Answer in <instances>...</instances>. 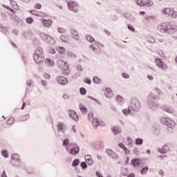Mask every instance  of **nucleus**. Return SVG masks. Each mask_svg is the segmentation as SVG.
<instances>
[{
  "mask_svg": "<svg viewBox=\"0 0 177 177\" xmlns=\"http://www.w3.org/2000/svg\"><path fill=\"white\" fill-rule=\"evenodd\" d=\"M161 90L157 88L153 89V92L149 93L147 100L151 110H157V109H160V104H158L156 100L159 98L158 95H161Z\"/></svg>",
  "mask_w": 177,
  "mask_h": 177,
  "instance_id": "1",
  "label": "nucleus"
},
{
  "mask_svg": "<svg viewBox=\"0 0 177 177\" xmlns=\"http://www.w3.org/2000/svg\"><path fill=\"white\" fill-rule=\"evenodd\" d=\"M33 59L36 64H41L44 63L45 60V56H44V50L41 48L35 49L33 53Z\"/></svg>",
  "mask_w": 177,
  "mask_h": 177,
  "instance_id": "2",
  "label": "nucleus"
},
{
  "mask_svg": "<svg viewBox=\"0 0 177 177\" xmlns=\"http://www.w3.org/2000/svg\"><path fill=\"white\" fill-rule=\"evenodd\" d=\"M160 122L163 125H166L168 128L174 129L176 126V123L169 117H162L160 118Z\"/></svg>",
  "mask_w": 177,
  "mask_h": 177,
  "instance_id": "3",
  "label": "nucleus"
},
{
  "mask_svg": "<svg viewBox=\"0 0 177 177\" xmlns=\"http://www.w3.org/2000/svg\"><path fill=\"white\" fill-rule=\"evenodd\" d=\"M57 66L62 70L64 75H68V74H70L71 70L68 63L64 62V60H59L57 62Z\"/></svg>",
  "mask_w": 177,
  "mask_h": 177,
  "instance_id": "4",
  "label": "nucleus"
},
{
  "mask_svg": "<svg viewBox=\"0 0 177 177\" xmlns=\"http://www.w3.org/2000/svg\"><path fill=\"white\" fill-rule=\"evenodd\" d=\"M135 3L141 8H153L154 6L153 0H135Z\"/></svg>",
  "mask_w": 177,
  "mask_h": 177,
  "instance_id": "5",
  "label": "nucleus"
},
{
  "mask_svg": "<svg viewBox=\"0 0 177 177\" xmlns=\"http://www.w3.org/2000/svg\"><path fill=\"white\" fill-rule=\"evenodd\" d=\"M162 13L166 17H172V19H176L177 17V12L175 11L174 9L171 8H165L162 10Z\"/></svg>",
  "mask_w": 177,
  "mask_h": 177,
  "instance_id": "6",
  "label": "nucleus"
},
{
  "mask_svg": "<svg viewBox=\"0 0 177 177\" xmlns=\"http://www.w3.org/2000/svg\"><path fill=\"white\" fill-rule=\"evenodd\" d=\"M157 30L162 34L168 33L169 31V22H161L157 26Z\"/></svg>",
  "mask_w": 177,
  "mask_h": 177,
  "instance_id": "7",
  "label": "nucleus"
},
{
  "mask_svg": "<svg viewBox=\"0 0 177 177\" xmlns=\"http://www.w3.org/2000/svg\"><path fill=\"white\" fill-rule=\"evenodd\" d=\"M68 9L71 10V12H73L74 13H77L80 10V4L78 2L74 1H68Z\"/></svg>",
  "mask_w": 177,
  "mask_h": 177,
  "instance_id": "8",
  "label": "nucleus"
},
{
  "mask_svg": "<svg viewBox=\"0 0 177 177\" xmlns=\"http://www.w3.org/2000/svg\"><path fill=\"white\" fill-rule=\"evenodd\" d=\"M129 107L133 110V111H138L140 109V102L136 98H131Z\"/></svg>",
  "mask_w": 177,
  "mask_h": 177,
  "instance_id": "9",
  "label": "nucleus"
},
{
  "mask_svg": "<svg viewBox=\"0 0 177 177\" xmlns=\"http://www.w3.org/2000/svg\"><path fill=\"white\" fill-rule=\"evenodd\" d=\"M155 63L158 68H160L162 71H165L168 68V66L162 62V59L158 58L156 59Z\"/></svg>",
  "mask_w": 177,
  "mask_h": 177,
  "instance_id": "10",
  "label": "nucleus"
},
{
  "mask_svg": "<svg viewBox=\"0 0 177 177\" xmlns=\"http://www.w3.org/2000/svg\"><path fill=\"white\" fill-rule=\"evenodd\" d=\"M99 45L100 48H103L104 46L100 43H95L91 45V49L96 53L97 55H100L102 53V50L99 47Z\"/></svg>",
  "mask_w": 177,
  "mask_h": 177,
  "instance_id": "11",
  "label": "nucleus"
},
{
  "mask_svg": "<svg viewBox=\"0 0 177 177\" xmlns=\"http://www.w3.org/2000/svg\"><path fill=\"white\" fill-rule=\"evenodd\" d=\"M41 38L46 42H48V44H50V45H55L56 44V40L55 39H53V37H52L50 35L44 34V35H41Z\"/></svg>",
  "mask_w": 177,
  "mask_h": 177,
  "instance_id": "12",
  "label": "nucleus"
},
{
  "mask_svg": "<svg viewBox=\"0 0 177 177\" xmlns=\"http://www.w3.org/2000/svg\"><path fill=\"white\" fill-rule=\"evenodd\" d=\"M92 124L94 127V128H97L98 127H104L106 125V123L102 120H98L97 118H93L92 121Z\"/></svg>",
  "mask_w": 177,
  "mask_h": 177,
  "instance_id": "13",
  "label": "nucleus"
},
{
  "mask_svg": "<svg viewBox=\"0 0 177 177\" xmlns=\"http://www.w3.org/2000/svg\"><path fill=\"white\" fill-rule=\"evenodd\" d=\"M68 151L72 156H77V154L80 153V147H77V145L74 144Z\"/></svg>",
  "mask_w": 177,
  "mask_h": 177,
  "instance_id": "14",
  "label": "nucleus"
},
{
  "mask_svg": "<svg viewBox=\"0 0 177 177\" xmlns=\"http://www.w3.org/2000/svg\"><path fill=\"white\" fill-rule=\"evenodd\" d=\"M158 150L160 154H167V153L171 151V148H169L168 145L165 144L162 148L158 149Z\"/></svg>",
  "mask_w": 177,
  "mask_h": 177,
  "instance_id": "15",
  "label": "nucleus"
},
{
  "mask_svg": "<svg viewBox=\"0 0 177 177\" xmlns=\"http://www.w3.org/2000/svg\"><path fill=\"white\" fill-rule=\"evenodd\" d=\"M74 145L75 144L71 143L70 139L68 138H66L63 141V146L66 147L67 151H68V150H70V149H71Z\"/></svg>",
  "mask_w": 177,
  "mask_h": 177,
  "instance_id": "16",
  "label": "nucleus"
},
{
  "mask_svg": "<svg viewBox=\"0 0 177 177\" xmlns=\"http://www.w3.org/2000/svg\"><path fill=\"white\" fill-rule=\"evenodd\" d=\"M106 154H108V156H109V157H111V158H113V160L118 159V155L117 154V153L114 152L113 150L106 149Z\"/></svg>",
  "mask_w": 177,
  "mask_h": 177,
  "instance_id": "17",
  "label": "nucleus"
},
{
  "mask_svg": "<svg viewBox=\"0 0 177 177\" xmlns=\"http://www.w3.org/2000/svg\"><path fill=\"white\" fill-rule=\"evenodd\" d=\"M162 110V111H165V113H168L169 114H174V113H175V110L173 109L172 106L168 105H164Z\"/></svg>",
  "mask_w": 177,
  "mask_h": 177,
  "instance_id": "18",
  "label": "nucleus"
},
{
  "mask_svg": "<svg viewBox=\"0 0 177 177\" xmlns=\"http://www.w3.org/2000/svg\"><path fill=\"white\" fill-rule=\"evenodd\" d=\"M68 114H69L70 118H71L74 121H76V122L78 121V115L77 114V112L75 111L69 110Z\"/></svg>",
  "mask_w": 177,
  "mask_h": 177,
  "instance_id": "19",
  "label": "nucleus"
},
{
  "mask_svg": "<svg viewBox=\"0 0 177 177\" xmlns=\"http://www.w3.org/2000/svg\"><path fill=\"white\" fill-rule=\"evenodd\" d=\"M57 82L61 85H67V84H68V80L65 77L59 76L57 77Z\"/></svg>",
  "mask_w": 177,
  "mask_h": 177,
  "instance_id": "20",
  "label": "nucleus"
},
{
  "mask_svg": "<svg viewBox=\"0 0 177 177\" xmlns=\"http://www.w3.org/2000/svg\"><path fill=\"white\" fill-rule=\"evenodd\" d=\"M40 21H41L44 27H47L48 28V27H50V26H52V21L50 19H45L44 18H41Z\"/></svg>",
  "mask_w": 177,
  "mask_h": 177,
  "instance_id": "21",
  "label": "nucleus"
},
{
  "mask_svg": "<svg viewBox=\"0 0 177 177\" xmlns=\"http://www.w3.org/2000/svg\"><path fill=\"white\" fill-rule=\"evenodd\" d=\"M71 33L74 39H75L76 41H78V39H80V35H78V31H77V30L71 29Z\"/></svg>",
  "mask_w": 177,
  "mask_h": 177,
  "instance_id": "22",
  "label": "nucleus"
},
{
  "mask_svg": "<svg viewBox=\"0 0 177 177\" xmlns=\"http://www.w3.org/2000/svg\"><path fill=\"white\" fill-rule=\"evenodd\" d=\"M177 32V26L175 25H171V24H169V34H174V32Z\"/></svg>",
  "mask_w": 177,
  "mask_h": 177,
  "instance_id": "23",
  "label": "nucleus"
},
{
  "mask_svg": "<svg viewBox=\"0 0 177 177\" xmlns=\"http://www.w3.org/2000/svg\"><path fill=\"white\" fill-rule=\"evenodd\" d=\"M79 109L83 115H85L86 113H88V109L84 104H80Z\"/></svg>",
  "mask_w": 177,
  "mask_h": 177,
  "instance_id": "24",
  "label": "nucleus"
},
{
  "mask_svg": "<svg viewBox=\"0 0 177 177\" xmlns=\"http://www.w3.org/2000/svg\"><path fill=\"white\" fill-rule=\"evenodd\" d=\"M45 64L47 67H53L55 66V62L53 60H50V59H45Z\"/></svg>",
  "mask_w": 177,
  "mask_h": 177,
  "instance_id": "25",
  "label": "nucleus"
},
{
  "mask_svg": "<svg viewBox=\"0 0 177 177\" xmlns=\"http://www.w3.org/2000/svg\"><path fill=\"white\" fill-rule=\"evenodd\" d=\"M57 52L61 55H65L66 54V48L62 46H57L56 48Z\"/></svg>",
  "mask_w": 177,
  "mask_h": 177,
  "instance_id": "26",
  "label": "nucleus"
},
{
  "mask_svg": "<svg viewBox=\"0 0 177 177\" xmlns=\"http://www.w3.org/2000/svg\"><path fill=\"white\" fill-rule=\"evenodd\" d=\"M105 95L106 97H109V98L113 97V91H111V88H106Z\"/></svg>",
  "mask_w": 177,
  "mask_h": 177,
  "instance_id": "27",
  "label": "nucleus"
},
{
  "mask_svg": "<svg viewBox=\"0 0 177 177\" xmlns=\"http://www.w3.org/2000/svg\"><path fill=\"white\" fill-rule=\"evenodd\" d=\"M112 132L114 135H118V133H121V129L118 127H112Z\"/></svg>",
  "mask_w": 177,
  "mask_h": 177,
  "instance_id": "28",
  "label": "nucleus"
},
{
  "mask_svg": "<svg viewBox=\"0 0 177 177\" xmlns=\"http://www.w3.org/2000/svg\"><path fill=\"white\" fill-rule=\"evenodd\" d=\"M66 56H67V57H69V59H76L77 58V55L72 51H67Z\"/></svg>",
  "mask_w": 177,
  "mask_h": 177,
  "instance_id": "29",
  "label": "nucleus"
},
{
  "mask_svg": "<svg viewBox=\"0 0 177 177\" xmlns=\"http://www.w3.org/2000/svg\"><path fill=\"white\" fill-rule=\"evenodd\" d=\"M131 164L133 165V167H140V160H139V159H133L131 160Z\"/></svg>",
  "mask_w": 177,
  "mask_h": 177,
  "instance_id": "30",
  "label": "nucleus"
},
{
  "mask_svg": "<svg viewBox=\"0 0 177 177\" xmlns=\"http://www.w3.org/2000/svg\"><path fill=\"white\" fill-rule=\"evenodd\" d=\"M86 161L88 165H93V160H92V157L89 155L86 156Z\"/></svg>",
  "mask_w": 177,
  "mask_h": 177,
  "instance_id": "31",
  "label": "nucleus"
},
{
  "mask_svg": "<svg viewBox=\"0 0 177 177\" xmlns=\"http://www.w3.org/2000/svg\"><path fill=\"white\" fill-rule=\"evenodd\" d=\"M57 129L59 132H64V124H63L62 123H58Z\"/></svg>",
  "mask_w": 177,
  "mask_h": 177,
  "instance_id": "32",
  "label": "nucleus"
},
{
  "mask_svg": "<svg viewBox=\"0 0 177 177\" xmlns=\"http://www.w3.org/2000/svg\"><path fill=\"white\" fill-rule=\"evenodd\" d=\"M97 146H98L99 149H104V142L102 140H98L97 142Z\"/></svg>",
  "mask_w": 177,
  "mask_h": 177,
  "instance_id": "33",
  "label": "nucleus"
},
{
  "mask_svg": "<svg viewBox=\"0 0 177 177\" xmlns=\"http://www.w3.org/2000/svg\"><path fill=\"white\" fill-rule=\"evenodd\" d=\"M116 100L119 103V104H122V103H124V97L120 95H118L116 97Z\"/></svg>",
  "mask_w": 177,
  "mask_h": 177,
  "instance_id": "34",
  "label": "nucleus"
},
{
  "mask_svg": "<svg viewBox=\"0 0 177 177\" xmlns=\"http://www.w3.org/2000/svg\"><path fill=\"white\" fill-rule=\"evenodd\" d=\"M136 145L137 146H142V145H143V139L142 138L136 139Z\"/></svg>",
  "mask_w": 177,
  "mask_h": 177,
  "instance_id": "35",
  "label": "nucleus"
},
{
  "mask_svg": "<svg viewBox=\"0 0 177 177\" xmlns=\"http://www.w3.org/2000/svg\"><path fill=\"white\" fill-rule=\"evenodd\" d=\"M12 160L14 161H20V156L17 153H15L12 156Z\"/></svg>",
  "mask_w": 177,
  "mask_h": 177,
  "instance_id": "36",
  "label": "nucleus"
},
{
  "mask_svg": "<svg viewBox=\"0 0 177 177\" xmlns=\"http://www.w3.org/2000/svg\"><path fill=\"white\" fill-rule=\"evenodd\" d=\"M122 113L124 115H128L129 114H131V107L129 106V109H123Z\"/></svg>",
  "mask_w": 177,
  "mask_h": 177,
  "instance_id": "37",
  "label": "nucleus"
},
{
  "mask_svg": "<svg viewBox=\"0 0 177 177\" xmlns=\"http://www.w3.org/2000/svg\"><path fill=\"white\" fill-rule=\"evenodd\" d=\"M60 39L62 41V42H68V37L64 35H61Z\"/></svg>",
  "mask_w": 177,
  "mask_h": 177,
  "instance_id": "38",
  "label": "nucleus"
},
{
  "mask_svg": "<svg viewBox=\"0 0 177 177\" xmlns=\"http://www.w3.org/2000/svg\"><path fill=\"white\" fill-rule=\"evenodd\" d=\"M1 154L3 157H5V158H8L9 157V152L6 150H3L1 151Z\"/></svg>",
  "mask_w": 177,
  "mask_h": 177,
  "instance_id": "39",
  "label": "nucleus"
},
{
  "mask_svg": "<svg viewBox=\"0 0 177 177\" xmlns=\"http://www.w3.org/2000/svg\"><path fill=\"white\" fill-rule=\"evenodd\" d=\"M86 40L88 42H95V38H93V37H92L91 35H88L86 36Z\"/></svg>",
  "mask_w": 177,
  "mask_h": 177,
  "instance_id": "40",
  "label": "nucleus"
},
{
  "mask_svg": "<svg viewBox=\"0 0 177 177\" xmlns=\"http://www.w3.org/2000/svg\"><path fill=\"white\" fill-rule=\"evenodd\" d=\"M80 164V160L75 159L73 161L72 167H77Z\"/></svg>",
  "mask_w": 177,
  "mask_h": 177,
  "instance_id": "41",
  "label": "nucleus"
},
{
  "mask_svg": "<svg viewBox=\"0 0 177 177\" xmlns=\"http://www.w3.org/2000/svg\"><path fill=\"white\" fill-rule=\"evenodd\" d=\"M158 53L162 59L165 58V53L162 50H159Z\"/></svg>",
  "mask_w": 177,
  "mask_h": 177,
  "instance_id": "42",
  "label": "nucleus"
},
{
  "mask_svg": "<svg viewBox=\"0 0 177 177\" xmlns=\"http://www.w3.org/2000/svg\"><path fill=\"white\" fill-rule=\"evenodd\" d=\"M93 82H95V84H100V82H102V80H100L99 77H95L93 78Z\"/></svg>",
  "mask_w": 177,
  "mask_h": 177,
  "instance_id": "43",
  "label": "nucleus"
},
{
  "mask_svg": "<svg viewBox=\"0 0 177 177\" xmlns=\"http://www.w3.org/2000/svg\"><path fill=\"white\" fill-rule=\"evenodd\" d=\"M26 23L28 24H32V23H34V19L32 17H28L26 19Z\"/></svg>",
  "mask_w": 177,
  "mask_h": 177,
  "instance_id": "44",
  "label": "nucleus"
},
{
  "mask_svg": "<svg viewBox=\"0 0 177 177\" xmlns=\"http://www.w3.org/2000/svg\"><path fill=\"white\" fill-rule=\"evenodd\" d=\"M57 31L58 32H60V34H64V32H66V29H64V28L59 27Z\"/></svg>",
  "mask_w": 177,
  "mask_h": 177,
  "instance_id": "45",
  "label": "nucleus"
},
{
  "mask_svg": "<svg viewBox=\"0 0 177 177\" xmlns=\"http://www.w3.org/2000/svg\"><path fill=\"white\" fill-rule=\"evenodd\" d=\"M45 16H46L45 12H43L41 11L37 12V17H45Z\"/></svg>",
  "mask_w": 177,
  "mask_h": 177,
  "instance_id": "46",
  "label": "nucleus"
},
{
  "mask_svg": "<svg viewBox=\"0 0 177 177\" xmlns=\"http://www.w3.org/2000/svg\"><path fill=\"white\" fill-rule=\"evenodd\" d=\"M147 171H149V167H144V168L141 170V174H142V175H145V174H147Z\"/></svg>",
  "mask_w": 177,
  "mask_h": 177,
  "instance_id": "47",
  "label": "nucleus"
},
{
  "mask_svg": "<svg viewBox=\"0 0 177 177\" xmlns=\"http://www.w3.org/2000/svg\"><path fill=\"white\" fill-rule=\"evenodd\" d=\"M123 151H124V154H126L127 156H128V154H130L131 153V150L127 148V147H124V148H123Z\"/></svg>",
  "mask_w": 177,
  "mask_h": 177,
  "instance_id": "48",
  "label": "nucleus"
},
{
  "mask_svg": "<svg viewBox=\"0 0 177 177\" xmlns=\"http://www.w3.org/2000/svg\"><path fill=\"white\" fill-rule=\"evenodd\" d=\"M13 122H15V118H10L8 121H7V124L8 125H12V124H13Z\"/></svg>",
  "mask_w": 177,
  "mask_h": 177,
  "instance_id": "49",
  "label": "nucleus"
},
{
  "mask_svg": "<svg viewBox=\"0 0 177 177\" xmlns=\"http://www.w3.org/2000/svg\"><path fill=\"white\" fill-rule=\"evenodd\" d=\"M80 167H82L83 169H86V168H88V165H86V163L85 162H82L80 163Z\"/></svg>",
  "mask_w": 177,
  "mask_h": 177,
  "instance_id": "50",
  "label": "nucleus"
},
{
  "mask_svg": "<svg viewBox=\"0 0 177 177\" xmlns=\"http://www.w3.org/2000/svg\"><path fill=\"white\" fill-rule=\"evenodd\" d=\"M90 99H92V100H95L98 104H102V102H100V100L92 97V96H88Z\"/></svg>",
  "mask_w": 177,
  "mask_h": 177,
  "instance_id": "51",
  "label": "nucleus"
},
{
  "mask_svg": "<svg viewBox=\"0 0 177 177\" xmlns=\"http://www.w3.org/2000/svg\"><path fill=\"white\" fill-rule=\"evenodd\" d=\"M80 92L81 95H86V89L85 88H81Z\"/></svg>",
  "mask_w": 177,
  "mask_h": 177,
  "instance_id": "52",
  "label": "nucleus"
},
{
  "mask_svg": "<svg viewBox=\"0 0 177 177\" xmlns=\"http://www.w3.org/2000/svg\"><path fill=\"white\" fill-rule=\"evenodd\" d=\"M122 77H123V78H125L126 80H128V78H129V75L128 73H122Z\"/></svg>",
  "mask_w": 177,
  "mask_h": 177,
  "instance_id": "53",
  "label": "nucleus"
},
{
  "mask_svg": "<svg viewBox=\"0 0 177 177\" xmlns=\"http://www.w3.org/2000/svg\"><path fill=\"white\" fill-rule=\"evenodd\" d=\"M41 8H42V5H41V3H37L35 5V9H41Z\"/></svg>",
  "mask_w": 177,
  "mask_h": 177,
  "instance_id": "54",
  "label": "nucleus"
},
{
  "mask_svg": "<svg viewBox=\"0 0 177 177\" xmlns=\"http://www.w3.org/2000/svg\"><path fill=\"white\" fill-rule=\"evenodd\" d=\"M31 15H33L34 16H37L38 17V11L35 10H30Z\"/></svg>",
  "mask_w": 177,
  "mask_h": 177,
  "instance_id": "55",
  "label": "nucleus"
},
{
  "mask_svg": "<svg viewBox=\"0 0 177 177\" xmlns=\"http://www.w3.org/2000/svg\"><path fill=\"white\" fill-rule=\"evenodd\" d=\"M48 52L49 53H51V55H55V53H56V50H55V48H50Z\"/></svg>",
  "mask_w": 177,
  "mask_h": 177,
  "instance_id": "56",
  "label": "nucleus"
},
{
  "mask_svg": "<svg viewBox=\"0 0 177 177\" xmlns=\"http://www.w3.org/2000/svg\"><path fill=\"white\" fill-rule=\"evenodd\" d=\"M62 97L65 100L70 99V95L67 93L64 94Z\"/></svg>",
  "mask_w": 177,
  "mask_h": 177,
  "instance_id": "57",
  "label": "nucleus"
},
{
  "mask_svg": "<svg viewBox=\"0 0 177 177\" xmlns=\"http://www.w3.org/2000/svg\"><path fill=\"white\" fill-rule=\"evenodd\" d=\"M158 174L160 175V176H164V170H162V169H160L159 171H158Z\"/></svg>",
  "mask_w": 177,
  "mask_h": 177,
  "instance_id": "58",
  "label": "nucleus"
},
{
  "mask_svg": "<svg viewBox=\"0 0 177 177\" xmlns=\"http://www.w3.org/2000/svg\"><path fill=\"white\" fill-rule=\"evenodd\" d=\"M128 28L129 30H130V31H132L133 32V31H135V28H133V26L129 25L128 26Z\"/></svg>",
  "mask_w": 177,
  "mask_h": 177,
  "instance_id": "59",
  "label": "nucleus"
},
{
  "mask_svg": "<svg viewBox=\"0 0 177 177\" xmlns=\"http://www.w3.org/2000/svg\"><path fill=\"white\" fill-rule=\"evenodd\" d=\"M147 78L148 80H150V81H153V80H154V77H153L151 75H148Z\"/></svg>",
  "mask_w": 177,
  "mask_h": 177,
  "instance_id": "60",
  "label": "nucleus"
},
{
  "mask_svg": "<svg viewBox=\"0 0 177 177\" xmlns=\"http://www.w3.org/2000/svg\"><path fill=\"white\" fill-rule=\"evenodd\" d=\"M118 146L120 147V149H122V150L126 147L125 145L122 143H119Z\"/></svg>",
  "mask_w": 177,
  "mask_h": 177,
  "instance_id": "61",
  "label": "nucleus"
},
{
  "mask_svg": "<svg viewBox=\"0 0 177 177\" xmlns=\"http://www.w3.org/2000/svg\"><path fill=\"white\" fill-rule=\"evenodd\" d=\"M96 176L97 177H103V175H102V173H100V171H96Z\"/></svg>",
  "mask_w": 177,
  "mask_h": 177,
  "instance_id": "62",
  "label": "nucleus"
},
{
  "mask_svg": "<svg viewBox=\"0 0 177 177\" xmlns=\"http://www.w3.org/2000/svg\"><path fill=\"white\" fill-rule=\"evenodd\" d=\"M77 70L78 71H82V66H81V65H77Z\"/></svg>",
  "mask_w": 177,
  "mask_h": 177,
  "instance_id": "63",
  "label": "nucleus"
},
{
  "mask_svg": "<svg viewBox=\"0 0 177 177\" xmlns=\"http://www.w3.org/2000/svg\"><path fill=\"white\" fill-rule=\"evenodd\" d=\"M44 77H45V78H46V80H49V78H50V75H49L48 73H45Z\"/></svg>",
  "mask_w": 177,
  "mask_h": 177,
  "instance_id": "64",
  "label": "nucleus"
}]
</instances>
